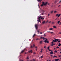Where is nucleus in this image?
I'll return each instance as SVG.
<instances>
[{
    "mask_svg": "<svg viewBox=\"0 0 61 61\" xmlns=\"http://www.w3.org/2000/svg\"><path fill=\"white\" fill-rule=\"evenodd\" d=\"M53 27L54 28H56V27L55 26H53Z\"/></svg>",
    "mask_w": 61,
    "mask_h": 61,
    "instance_id": "c756f323",
    "label": "nucleus"
},
{
    "mask_svg": "<svg viewBox=\"0 0 61 61\" xmlns=\"http://www.w3.org/2000/svg\"><path fill=\"white\" fill-rule=\"evenodd\" d=\"M61 0H60V1H59V2L58 3H61Z\"/></svg>",
    "mask_w": 61,
    "mask_h": 61,
    "instance_id": "e433bc0d",
    "label": "nucleus"
},
{
    "mask_svg": "<svg viewBox=\"0 0 61 61\" xmlns=\"http://www.w3.org/2000/svg\"><path fill=\"white\" fill-rule=\"evenodd\" d=\"M44 15V12H43V13H42V15Z\"/></svg>",
    "mask_w": 61,
    "mask_h": 61,
    "instance_id": "4c0bfd02",
    "label": "nucleus"
},
{
    "mask_svg": "<svg viewBox=\"0 0 61 61\" xmlns=\"http://www.w3.org/2000/svg\"><path fill=\"white\" fill-rule=\"evenodd\" d=\"M36 35V34H34V35L33 36V37H34L35 36V35Z\"/></svg>",
    "mask_w": 61,
    "mask_h": 61,
    "instance_id": "aec40b11",
    "label": "nucleus"
},
{
    "mask_svg": "<svg viewBox=\"0 0 61 61\" xmlns=\"http://www.w3.org/2000/svg\"><path fill=\"white\" fill-rule=\"evenodd\" d=\"M42 39L43 40H45V38L44 37H42Z\"/></svg>",
    "mask_w": 61,
    "mask_h": 61,
    "instance_id": "cd10ccee",
    "label": "nucleus"
},
{
    "mask_svg": "<svg viewBox=\"0 0 61 61\" xmlns=\"http://www.w3.org/2000/svg\"><path fill=\"white\" fill-rule=\"evenodd\" d=\"M60 5H59L58 6V7H59V6H60Z\"/></svg>",
    "mask_w": 61,
    "mask_h": 61,
    "instance_id": "c03bdc74",
    "label": "nucleus"
},
{
    "mask_svg": "<svg viewBox=\"0 0 61 61\" xmlns=\"http://www.w3.org/2000/svg\"><path fill=\"white\" fill-rule=\"evenodd\" d=\"M51 33V34H53V32H50Z\"/></svg>",
    "mask_w": 61,
    "mask_h": 61,
    "instance_id": "72a5a7b5",
    "label": "nucleus"
},
{
    "mask_svg": "<svg viewBox=\"0 0 61 61\" xmlns=\"http://www.w3.org/2000/svg\"><path fill=\"white\" fill-rule=\"evenodd\" d=\"M34 54H36V52H34Z\"/></svg>",
    "mask_w": 61,
    "mask_h": 61,
    "instance_id": "603ef678",
    "label": "nucleus"
},
{
    "mask_svg": "<svg viewBox=\"0 0 61 61\" xmlns=\"http://www.w3.org/2000/svg\"><path fill=\"white\" fill-rule=\"evenodd\" d=\"M49 60H47V61H49Z\"/></svg>",
    "mask_w": 61,
    "mask_h": 61,
    "instance_id": "338daca9",
    "label": "nucleus"
},
{
    "mask_svg": "<svg viewBox=\"0 0 61 61\" xmlns=\"http://www.w3.org/2000/svg\"><path fill=\"white\" fill-rule=\"evenodd\" d=\"M27 59H29V58L28 57H27Z\"/></svg>",
    "mask_w": 61,
    "mask_h": 61,
    "instance_id": "c85d7f7f",
    "label": "nucleus"
},
{
    "mask_svg": "<svg viewBox=\"0 0 61 61\" xmlns=\"http://www.w3.org/2000/svg\"><path fill=\"white\" fill-rule=\"evenodd\" d=\"M48 22V21H47L46 22V23H47Z\"/></svg>",
    "mask_w": 61,
    "mask_h": 61,
    "instance_id": "bf43d9fd",
    "label": "nucleus"
},
{
    "mask_svg": "<svg viewBox=\"0 0 61 61\" xmlns=\"http://www.w3.org/2000/svg\"><path fill=\"white\" fill-rule=\"evenodd\" d=\"M24 52V50H23L21 51V53H23Z\"/></svg>",
    "mask_w": 61,
    "mask_h": 61,
    "instance_id": "dca6fc26",
    "label": "nucleus"
},
{
    "mask_svg": "<svg viewBox=\"0 0 61 61\" xmlns=\"http://www.w3.org/2000/svg\"><path fill=\"white\" fill-rule=\"evenodd\" d=\"M43 17H42L41 16L39 17H38V18L39 19H40V18H41V20L42 19Z\"/></svg>",
    "mask_w": 61,
    "mask_h": 61,
    "instance_id": "39448f33",
    "label": "nucleus"
},
{
    "mask_svg": "<svg viewBox=\"0 0 61 61\" xmlns=\"http://www.w3.org/2000/svg\"><path fill=\"white\" fill-rule=\"evenodd\" d=\"M56 3H57V1H55V4Z\"/></svg>",
    "mask_w": 61,
    "mask_h": 61,
    "instance_id": "4be33fe9",
    "label": "nucleus"
},
{
    "mask_svg": "<svg viewBox=\"0 0 61 61\" xmlns=\"http://www.w3.org/2000/svg\"><path fill=\"white\" fill-rule=\"evenodd\" d=\"M59 23H60V24H61V22H60Z\"/></svg>",
    "mask_w": 61,
    "mask_h": 61,
    "instance_id": "0e129e2a",
    "label": "nucleus"
},
{
    "mask_svg": "<svg viewBox=\"0 0 61 61\" xmlns=\"http://www.w3.org/2000/svg\"><path fill=\"white\" fill-rule=\"evenodd\" d=\"M51 56H53V55H51Z\"/></svg>",
    "mask_w": 61,
    "mask_h": 61,
    "instance_id": "4d7b16f0",
    "label": "nucleus"
},
{
    "mask_svg": "<svg viewBox=\"0 0 61 61\" xmlns=\"http://www.w3.org/2000/svg\"><path fill=\"white\" fill-rule=\"evenodd\" d=\"M37 1L39 2H41V1H42V0H37Z\"/></svg>",
    "mask_w": 61,
    "mask_h": 61,
    "instance_id": "2eb2a0df",
    "label": "nucleus"
},
{
    "mask_svg": "<svg viewBox=\"0 0 61 61\" xmlns=\"http://www.w3.org/2000/svg\"><path fill=\"white\" fill-rule=\"evenodd\" d=\"M57 19V18H56V19H55V20H56Z\"/></svg>",
    "mask_w": 61,
    "mask_h": 61,
    "instance_id": "e2e57ef3",
    "label": "nucleus"
},
{
    "mask_svg": "<svg viewBox=\"0 0 61 61\" xmlns=\"http://www.w3.org/2000/svg\"><path fill=\"white\" fill-rule=\"evenodd\" d=\"M60 33V34H61V32H60V33Z\"/></svg>",
    "mask_w": 61,
    "mask_h": 61,
    "instance_id": "774afa93",
    "label": "nucleus"
},
{
    "mask_svg": "<svg viewBox=\"0 0 61 61\" xmlns=\"http://www.w3.org/2000/svg\"><path fill=\"white\" fill-rule=\"evenodd\" d=\"M47 33H50V31H47Z\"/></svg>",
    "mask_w": 61,
    "mask_h": 61,
    "instance_id": "09e8293b",
    "label": "nucleus"
},
{
    "mask_svg": "<svg viewBox=\"0 0 61 61\" xmlns=\"http://www.w3.org/2000/svg\"><path fill=\"white\" fill-rule=\"evenodd\" d=\"M56 11H54V13H56Z\"/></svg>",
    "mask_w": 61,
    "mask_h": 61,
    "instance_id": "ea45409f",
    "label": "nucleus"
},
{
    "mask_svg": "<svg viewBox=\"0 0 61 61\" xmlns=\"http://www.w3.org/2000/svg\"><path fill=\"white\" fill-rule=\"evenodd\" d=\"M55 61H58L59 60V59H55Z\"/></svg>",
    "mask_w": 61,
    "mask_h": 61,
    "instance_id": "ddd939ff",
    "label": "nucleus"
},
{
    "mask_svg": "<svg viewBox=\"0 0 61 61\" xmlns=\"http://www.w3.org/2000/svg\"><path fill=\"white\" fill-rule=\"evenodd\" d=\"M37 32H38V34H39V31L38 30L37 31Z\"/></svg>",
    "mask_w": 61,
    "mask_h": 61,
    "instance_id": "2f4dec72",
    "label": "nucleus"
},
{
    "mask_svg": "<svg viewBox=\"0 0 61 61\" xmlns=\"http://www.w3.org/2000/svg\"><path fill=\"white\" fill-rule=\"evenodd\" d=\"M44 19V18H42V20H43V19Z\"/></svg>",
    "mask_w": 61,
    "mask_h": 61,
    "instance_id": "de8ad7c7",
    "label": "nucleus"
},
{
    "mask_svg": "<svg viewBox=\"0 0 61 61\" xmlns=\"http://www.w3.org/2000/svg\"><path fill=\"white\" fill-rule=\"evenodd\" d=\"M49 15H50V14H48V16H49Z\"/></svg>",
    "mask_w": 61,
    "mask_h": 61,
    "instance_id": "8fccbe9b",
    "label": "nucleus"
},
{
    "mask_svg": "<svg viewBox=\"0 0 61 61\" xmlns=\"http://www.w3.org/2000/svg\"><path fill=\"white\" fill-rule=\"evenodd\" d=\"M61 46V44L60 43H59L58 45L59 46Z\"/></svg>",
    "mask_w": 61,
    "mask_h": 61,
    "instance_id": "f8f14e48",
    "label": "nucleus"
},
{
    "mask_svg": "<svg viewBox=\"0 0 61 61\" xmlns=\"http://www.w3.org/2000/svg\"><path fill=\"white\" fill-rule=\"evenodd\" d=\"M59 40L58 39H55L54 40H53V42H57Z\"/></svg>",
    "mask_w": 61,
    "mask_h": 61,
    "instance_id": "7ed1b4c3",
    "label": "nucleus"
},
{
    "mask_svg": "<svg viewBox=\"0 0 61 61\" xmlns=\"http://www.w3.org/2000/svg\"><path fill=\"white\" fill-rule=\"evenodd\" d=\"M40 44H42V41H41L40 42Z\"/></svg>",
    "mask_w": 61,
    "mask_h": 61,
    "instance_id": "9d476101",
    "label": "nucleus"
},
{
    "mask_svg": "<svg viewBox=\"0 0 61 61\" xmlns=\"http://www.w3.org/2000/svg\"><path fill=\"white\" fill-rule=\"evenodd\" d=\"M32 61H36V60H34V59H33V60H32Z\"/></svg>",
    "mask_w": 61,
    "mask_h": 61,
    "instance_id": "58836bf2",
    "label": "nucleus"
},
{
    "mask_svg": "<svg viewBox=\"0 0 61 61\" xmlns=\"http://www.w3.org/2000/svg\"><path fill=\"white\" fill-rule=\"evenodd\" d=\"M42 4L41 5V6H43V5H47V2H46L45 3V2H42Z\"/></svg>",
    "mask_w": 61,
    "mask_h": 61,
    "instance_id": "f257e3e1",
    "label": "nucleus"
},
{
    "mask_svg": "<svg viewBox=\"0 0 61 61\" xmlns=\"http://www.w3.org/2000/svg\"><path fill=\"white\" fill-rule=\"evenodd\" d=\"M53 52L52 51H51L50 52V54H53Z\"/></svg>",
    "mask_w": 61,
    "mask_h": 61,
    "instance_id": "6e6552de",
    "label": "nucleus"
},
{
    "mask_svg": "<svg viewBox=\"0 0 61 61\" xmlns=\"http://www.w3.org/2000/svg\"><path fill=\"white\" fill-rule=\"evenodd\" d=\"M53 30V28H50L49 29V30Z\"/></svg>",
    "mask_w": 61,
    "mask_h": 61,
    "instance_id": "9b49d317",
    "label": "nucleus"
},
{
    "mask_svg": "<svg viewBox=\"0 0 61 61\" xmlns=\"http://www.w3.org/2000/svg\"><path fill=\"white\" fill-rule=\"evenodd\" d=\"M53 43H54V42H53L52 41L51 42V44H53Z\"/></svg>",
    "mask_w": 61,
    "mask_h": 61,
    "instance_id": "473e14b6",
    "label": "nucleus"
},
{
    "mask_svg": "<svg viewBox=\"0 0 61 61\" xmlns=\"http://www.w3.org/2000/svg\"><path fill=\"white\" fill-rule=\"evenodd\" d=\"M41 19H39L38 20H37V21L39 22H40V20Z\"/></svg>",
    "mask_w": 61,
    "mask_h": 61,
    "instance_id": "f3484780",
    "label": "nucleus"
},
{
    "mask_svg": "<svg viewBox=\"0 0 61 61\" xmlns=\"http://www.w3.org/2000/svg\"><path fill=\"white\" fill-rule=\"evenodd\" d=\"M35 48H37V47L36 46L35 47Z\"/></svg>",
    "mask_w": 61,
    "mask_h": 61,
    "instance_id": "a18cd8bd",
    "label": "nucleus"
},
{
    "mask_svg": "<svg viewBox=\"0 0 61 61\" xmlns=\"http://www.w3.org/2000/svg\"><path fill=\"white\" fill-rule=\"evenodd\" d=\"M48 50H49V51H52V50L50 49H48Z\"/></svg>",
    "mask_w": 61,
    "mask_h": 61,
    "instance_id": "393cba45",
    "label": "nucleus"
},
{
    "mask_svg": "<svg viewBox=\"0 0 61 61\" xmlns=\"http://www.w3.org/2000/svg\"><path fill=\"white\" fill-rule=\"evenodd\" d=\"M53 11H52L51 12V14L53 13Z\"/></svg>",
    "mask_w": 61,
    "mask_h": 61,
    "instance_id": "6ab92c4d",
    "label": "nucleus"
},
{
    "mask_svg": "<svg viewBox=\"0 0 61 61\" xmlns=\"http://www.w3.org/2000/svg\"><path fill=\"white\" fill-rule=\"evenodd\" d=\"M51 22L50 21V22H49V23H51Z\"/></svg>",
    "mask_w": 61,
    "mask_h": 61,
    "instance_id": "680f3d73",
    "label": "nucleus"
},
{
    "mask_svg": "<svg viewBox=\"0 0 61 61\" xmlns=\"http://www.w3.org/2000/svg\"><path fill=\"white\" fill-rule=\"evenodd\" d=\"M42 24H44L45 23V21H44L42 22Z\"/></svg>",
    "mask_w": 61,
    "mask_h": 61,
    "instance_id": "1a4fd4ad",
    "label": "nucleus"
},
{
    "mask_svg": "<svg viewBox=\"0 0 61 61\" xmlns=\"http://www.w3.org/2000/svg\"><path fill=\"white\" fill-rule=\"evenodd\" d=\"M30 47H31V48H33V46H31Z\"/></svg>",
    "mask_w": 61,
    "mask_h": 61,
    "instance_id": "bb28decb",
    "label": "nucleus"
},
{
    "mask_svg": "<svg viewBox=\"0 0 61 61\" xmlns=\"http://www.w3.org/2000/svg\"><path fill=\"white\" fill-rule=\"evenodd\" d=\"M57 57V56H53V58H54V57Z\"/></svg>",
    "mask_w": 61,
    "mask_h": 61,
    "instance_id": "f704fd0d",
    "label": "nucleus"
},
{
    "mask_svg": "<svg viewBox=\"0 0 61 61\" xmlns=\"http://www.w3.org/2000/svg\"><path fill=\"white\" fill-rule=\"evenodd\" d=\"M35 44H33V46L34 47H35Z\"/></svg>",
    "mask_w": 61,
    "mask_h": 61,
    "instance_id": "a878e982",
    "label": "nucleus"
},
{
    "mask_svg": "<svg viewBox=\"0 0 61 61\" xmlns=\"http://www.w3.org/2000/svg\"><path fill=\"white\" fill-rule=\"evenodd\" d=\"M37 49H36V51H37Z\"/></svg>",
    "mask_w": 61,
    "mask_h": 61,
    "instance_id": "13d9d810",
    "label": "nucleus"
},
{
    "mask_svg": "<svg viewBox=\"0 0 61 61\" xmlns=\"http://www.w3.org/2000/svg\"><path fill=\"white\" fill-rule=\"evenodd\" d=\"M42 50H43V49H41V51H42Z\"/></svg>",
    "mask_w": 61,
    "mask_h": 61,
    "instance_id": "6e6d98bb",
    "label": "nucleus"
},
{
    "mask_svg": "<svg viewBox=\"0 0 61 61\" xmlns=\"http://www.w3.org/2000/svg\"><path fill=\"white\" fill-rule=\"evenodd\" d=\"M35 26L36 28V29H37V28H38V26L36 24L35 25Z\"/></svg>",
    "mask_w": 61,
    "mask_h": 61,
    "instance_id": "423d86ee",
    "label": "nucleus"
},
{
    "mask_svg": "<svg viewBox=\"0 0 61 61\" xmlns=\"http://www.w3.org/2000/svg\"><path fill=\"white\" fill-rule=\"evenodd\" d=\"M32 52H33V51H32V50L29 51H28V53H32Z\"/></svg>",
    "mask_w": 61,
    "mask_h": 61,
    "instance_id": "20e7f679",
    "label": "nucleus"
},
{
    "mask_svg": "<svg viewBox=\"0 0 61 61\" xmlns=\"http://www.w3.org/2000/svg\"><path fill=\"white\" fill-rule=\"evenodd\" d=\"M60 14H59L58 15V14H57L56 15V16H58V17H59L60 16Z\"/></svg>",
    "mask_w": 61,
    "mask_h": 61,
    "instance_id": "0eeeda50",
    "label": "nucleus"
},
{
    "mask_svg": "<svg viewBox=\"0 0 61 61\" xmlns=\"http://www.w3.org/2000/svg\"><path fill=\"white\" fill-rule=\"evenodd\" d=\"M49 47H48L47 48L48 50V49H49Z\"/></svg>",
    "mask_w": 61,
    "mask_h": 61,
    "instance_id": "c9c22d12",
    "label": "nucleus"
},
{
    "mask_svg": "<svg viewBox=\"0 0 61 61\" xmlns=\"http://www.w3.org/2000/svg\"><path fill=\"white\" fill-rule=\"evenodd\" d=\"M40 34H42V32H40Z\"/></svg>",
    "mask_w": 61,
    "mask_h": 61,
    "instance_id": "49530a36",
    "label": "nucleus"
},
{
    "mask_svg": "<svg viewBox=\"0 0 61 61\" xmlns=\"http://www.w3.org/2000/svg\"><path fill=\"white\" fill-rule=\"evenodd\" d=\"M46 39V40H45L44 41V42L45 43H49V41L46 38H45Z\"/></svg>",
    "mask_w": 61,
    "mask_h": 61,
    "instance_id": "f03ea898",
    "label": "nucleus"
},
{
    "mask_svg": "<svg viewBox=\"0 0 61 61\" xmlns=\"http://www.w3.org/2000/svg\"><path fill=\"white\" fill-rule=\"evenodd\" d=\"M42 11L43 12V13H44V12H45V11H44V10H42Z\"/></svg>",
    "mask_w": 61,
    "mask_h": 61,
    "instance_id": "412c9836",
    "label": "nucleus"
},
{
    "mask_svg": "<svg viewBox=\"0 0 61 61\" xmlns=\"http://www.w3.org/2000/svg\"><path fill=\"white\" fill-rule=\"evenodd\" d=\"M59 23H60V21H58L57 22L58 24H59Z\"/></svg>",
    "mask_w": 61,
    "mask_h": 61,
    "instance_id": "a211bd4d",
    "label": "nucleus"
},
{
    "mask_svg": "<svg viewBox=\"0 0 61 61\" xmlns=\"http://www.w3.org/2000/svg\"><path fill=\"white\" fill-rule=\"evenodd\" d=\"M61 56L60 55L59 56V57H60Z\"/></svg>",
    "mask_w": 61,
    "mask_h": 61,
    "instance_id": "5fc2aeb1",
    "label": "nucleus"
},
{
    "mask_svg": "<svg viewBox=\"0 0 61 61\" xmlns=\"http://www.w3.org/2000/svg\"><path fill=\"white\" fill-rule=\"evenodd\" d=\"M60 42H60V41H58V43H60Z\"/></svg>",
    "mask_w": 61,
    "mask_h": 61,
    "instance_id": "5701e85b",
    "label": "nucleus"
},
{
    "mask_svg": "<svg viewBox=\"0 0 61 61\" xmlns=\"http://www.w3.org/2000/svg\"><path fill=\"white\" fill-rule=\"evenodd\" d=\"M59 48V47L58 46H57L56 47V48Z\"/></svg>",
    "mask_w": 61,
    "mask_h": 61,
    "instance_id": "a19ab883",
    "label": "nucleus"
},
{
    "mask_svg": "<svg viewBox=\"0 0 61 61\" xmlns=\"http://www.w3.org/2000/svg\"><path fill=\"white\" fill-rule=\"evenodd\" d=\"M54 24V22H52V24Z\"/></svg>",
    "mask_w": 61,
    "mask_h": 61,
    "instance_id": "3c124183",
    "label": "nucleus"
},
{
    "mask_svg": "<svg viewBox=\"0 0 61 61\" xmlns=\"http://www.w3.org/2000/svg\"><path fill=\"white\" fill-rule=\"evenodd\" d=\"M55 45V43H54L52 44H51V46H54V45Z\"/></svg>",
    "mask_w": 61,
    "mask_h": 61,
    "instance_id": "4468645a",
    "label": "nucleus"
},
{
    "mask_svg": "<svg viewBox=\"0 0 61 61\" xmlns=\"http://www.w3.org/2000/svg\"><path fill=\"white\" fill-rule=\"evenodd\" d=\"M42 38H43V37H41L40 38L41 39H42Z\"/></svg>",
    "mask_w": 61,
    "mask_h": 61,
    "instance_id": "37998d69",
    "label": "nucleus"
},
{
    "mask_svg": "<svg viewBox=\"0 0 61 61\" xmlns=\"http://www.w3.org/2000/svg\"><path fill=\"white\" fill-rule=\"evenodd\" d=\"M61 51L60 52V54H61Z\"/></svg>",
    "mask_w": 61,
    "mask_h": 61,
    "instance_id": "69168bd1",
    "label": "nucleus"
},
{
    "mask_svg": "<svg viewBox=\"0 0 61 61\" xmlns=\"http://www.w3.org/2000/svg\"><path fill=\"white\" fill-rule=\"evenodd\" d=\"M38 39H38V38H37V39H36V40H38Z\"/></svg>",
    "mask_w": 61,
    "mask_h": 61,
    "instance_id": "79ce46f5",
    "label": "nucleus"
},
{
    "mask_svg": "<svg viewBox=\"0 0 61 61\" xmlns=\"http://www.w3.org/2000/svg\"><path fill=\"white\" fill-rule=\"evenodd\" d=\"M41 53H42V51H41Z\"/></svg>",
    "mask_w": 61,
    "mask_h": 61,
    "instance_id": "864d4df0",
    "label": "nucleus"
},
{
    "mask_svg": "<svg viewBox=\"0 0 61 61\" xmlns=\"http://www.w3.org/2000/svg\"><path fill=\"white\" fill-rule=\"evenodd\" d=\"M55 53H57V51H54Z\"/></svg>",
    "mask_w": 61,
    "mask_h": 61,
    "instance_id": "b1692460",
    "label": "nucleus"
},
{
    "mask_svg": "<svg viewBox=\"0 0 61 61\" xmlns=\"http://www.w3.org/2000/svg\"><path fill=\"white\" fill-rule=\"evenodd\" d=\"M46 46H45L44 47V48H46Z\"/></svg>",
    "mask_w": 61,
    "mask_h": 61,
    "instance_id": "052dcab7",
    "label": "nucleus"
},
{
    "mask_svg": "<svg viewBox=\"0 0 61 61\" xmlns=\"http://www.w3.org/2000/svg\"><path fill=\"white\" fill-rule=\"evenodd\" d=\"M41 58H43V56H41Z\"/></svg>",
    "mask_w": 61,
    "mask_h": 61,
    "instance_id": "7c9ffc66",
    "label": "nucleus"
}]
</instances>
